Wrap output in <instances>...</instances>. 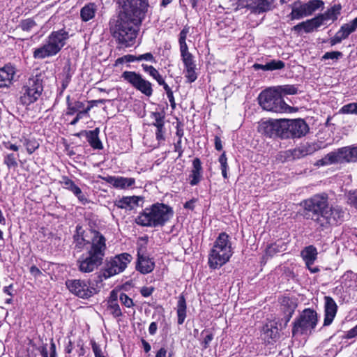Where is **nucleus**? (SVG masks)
<instances>
[{"mask_svg": "<svg viewBox=\"0 0 357 357\" xmlns=\"http://www.w3.org/2000/svg\"><path fill=\"white\" fill-rule=\"evenodd\" d=\"M301 205L305 211L316 215L313 218L317 229L324 231L331 227L337 225L343 220L344 212L340 206L328 208V197L325 194H317L304 200Z\"/></svg>", "mask_w": 357, "mask_h": 357, "instance_id": "1", "label": "nucleus"}, {"mask_svg": "<svg viewBox=\"0 0 357 357\" xmlns=\"http://www.w3.org/2000/svg\"><path fill=\"white\" fill-rule=\"evenodd\" d=\"M91 245L86 255H82L77 260L79 271L82 273H91L101 265L106 250V239L98 231H91Z\"/></svg>", "mask_w": 357, "mask_h": 357, "instance_id": "2", "label": "nucleus"}, {"mask_svg": "<svg viewBox=\"0 0 357 357\" xmlns=\"http://www.w3.org/2000/svg\"><path fill=\"white\" fill-rule=\"evenodd\" d=\"M174 215L172 207L163 203H155L146 207L137 217L139 225L149 227L164 226Z\"/></svg>", "mask_w": 357, "mask_h": 357, "instance_id": "3", "label": "nucleus"}, {"mask_svg": "<svg viewBox=\"0 0 357 357\" xmlns=\"http://www.w3.org/2000/svg\"><path fill=\"white\" fill-rule=\"evenodd\" d=\"M141 23L119 14L117 20L109 22L110 31L119 44L128 47L135 44Z\"/></svg>", "mask_w": 357, "mask_h": 357, "instance_id": "4", "label": "nucleus"}, {"mask_svg": "<svg viewBox=\"0 0 357 357\" xmlns=\"http://www.w3.org/2000/svg\"><path fill=\"white\" fill-rule=\"evenodd\" d=\"M231 245V238L226 232L219 234L208 253L210 268H220L229 261L234 253Z\"/></svg>", "mask_w": 357, "mask_h": 357, "instance_id": "5", "label": "nucleus"}, {"mask_svg": "<svg viewBox=\"0 0 357 357\" xmlns=\"http://www.w3.org/2000/svg\"><path fill=\"white\" fill-rule=\"evenodd\" d=\"M68 37V33L63 29L52 32L47 38L45 43L40 47L34 50L33 57L43 59L56 55L65 45Z\"/></svg>", "mask_w": 357, "mask_h": 357, "instance_id": "6", "label": "nucleus"}, {"mask_svg": "<svg viewBox=\"0 0 357 357\" xmlns=\"http://www.w3.org/2000/svg\"><path fill=\"white\" fill-rule=\"evenodd\" d=\"M258 99L260 106L265 110L275 113L291 111V107L279 96L274 86L261 91Z\"/></svg>", "mask_w": 357, "mask_h": 357, "instance_id": "7", "label": "nucleus"}, {"mask_svg": "<svg viewBox=\"0 0 357 357\" xmlns=\"http://www.w3.org/2000/svg\"><path fill=\"white\" fill-rule=\"evenodd\" d=\"M121 8V16L128 17L133 21L142 22L149 7V0H116Z\"/></svg>", "mask_w": 357, "mask_h": 357, "instance_id": "8", "label": "nucleus"}, {"mask_svg": "<svg viewBox=\"0 0 357 357\" xmlns=\"http://www.w3.org/2000/svg\"><path fill=\"white\" fill-rule=\"evenodd\" d=\"M318 322L317 312L310 308L305 309L293 324L294 337L309 335L314 330Z\"/></svg>", "mask_w": 357, "mask_h": 357, "instance_id": "9", "label": "nucleus"}, {"mask_svg": "<svg viewBox=\"0 0 357 357\" xmlns=\"http://www.w3.org/2000/svg\"><path fill=\"white\" fill-rule=\"evenodd\" d=\"M357 162V144L340 148L330 152L323 158L318 160L320 165H329L335 163L356 162Z\"/></svg>", "mask_w": 357, "mask_h": 357, "instance_id": "10", "label": "nucleus"}, {"mask_svg": "<svg viewBox=\"0 0 357 357\" xmlns=\"http://www.w3.org/2000/svg\"><path fill=\"white\" fill-rule=\"evenodd\" d=\"M98 282L99 280L95 284L91 280L72 279L67 280L66 285L70 293L79 298L86 299L100 291Z\"/></svg>", "mask_w": 357, "mask_h": 357, "instance_id": "11", "label": "nucleus"}, {"mask_svg": "<svg viewBox=\"0 0 357 357\" xmlns=\"http://www.w3.org/2000/svg\"><path fill=\"white\" fill-rule=\"evenodd\" d=\"M43 91V81L40 77L38 76L30 77L20 91V103L23 105H30L40 98Z\"/></svg>", "mask_w": 357, "mask_h": 357, "instance_id": "12", "label": "nucleus"}, {"mask_svg": "<svg viewBox=\"0 0 357 357\" xmlns=\"http://www.w3.org/2000/svg\"><path fill=\"white\" fill-rule=\"evenodd\" d=\"M132 257L128 253H121L111 258L107 261L105 268L98 275L99 282L102 281V278L106 280L115 275L123 272L131 261Z\"/></svg>", "mask_w": 357, "mask_h": 357, "instance_id": "13", "label": "nucleus"}, {"mask_svg": "<svg viewBox=\"0 0 357 357\" xmlns=\"http://www.w3.org/2000/svg\"><path fill=\"white\" fill-rule=\"evenodd\" d=\"M309 130L308 126L303 119H283L282 138H300Z\"/></svg>", "mask_w": 357, "mask_h": 357, "instance_id": "14", "label": "nucleus"}, {"mask_svg": "<svg viewBox=\"0 0 357 357\" xmlns=\"http://www.w3.org/2000/svg\"><path fill=\"white\" fill-rule=\"evenodd\" d=\"M121 78L146 96L152 95L151 83L144 79L139 73L134 71H124L121 75Z\"/></svg>", "mask_w": 357, "mask_h": 357, "instance_id": "15", "label": "nucleus"}, {"mask_svg": "<svg viewBox=\"0 0 357 357\" xmlns=\"http://www.w3.org/2000/svg\"><path fill=\"white\" fill-rule=\"evenodd\" d=\"M258 130L259 132L267 137H279L282 138L283 119L261 121L259 124Z\"/></svg>", "mask_w": 357, "mask_h": 357, "instance_id": "16", "label": "nucleus"}, {"mask_svg": "<svg viewBox=\"0 0 357 357\" xmlns=\"http://www.w3.org/2000/svg\"><path fill=\"white\" fill-rule=\"evenodd\" d=\"M342 6L340 4H335L328 8L325 13L319 14L313 17L316 28L326 24L327 22H335L337 20L338 16L340 15Z\"/></svg>", "mask_w": 357, "mask_h": 357, "instance_id": "17", "label": "nucleus"}, {"mask_svg": "<svg viewBox=\"0 0 357 357\" xmlns=\"http://www.w3.org/2000/svg\"><path fill=\"white\" fill-rule=\"evenodd\" d=\"M102 179L114 188L121 190L127 189L135 183V178L123 176H107Z\"/></svg>", "mask_w": 357, "mask_h": 357, "instance_id": "18", "label": "nucleus"}, {"mask_svg": "<svg viewBox=\"0 0 357 357\" xmlns=\"http://www.w3.org/2000/svg\"><path fill=\"white\" fill-rule=\"evenodd\" d=\"M324 304V326H329L333 322L337 310V306L335 301L329 296H325Z\"/></svg>", "mask_w": 357, "mask_h": 357, "instance_id": "19", "label": "nucleus"}, {"mask_svg": "<svg viewBox=\"0 0 357 357\" xmlns=\"http://www.w3.org/2000/svg\"><path fill=\"white\" fill-rule=\"evenodd\" d=\"M290 8L291 12L289 15V17L291 20H298L310 16L306 2L297 0L290 5Z\"/></svg>", "mask_w": 357, "mask_h": 357, "instance_id": "20", "label": "nucleus"}, {"mask_svg": "<svg viewBox=\"0 0 357 357\" xmlns=\"http://www.w3.org/2000/svg\"><path fill=\"white\" fill-rule=\"evenodd\" d=\"M60 183L63 185L65 189L72 192L82 204H86L89 202L87 198L83 195L81 189L68 176H62Z\"/></svg>", "mask_w": 357, "mask_h": 357, "instance_id": "21", "label": "nucleus"}, {"mask_svg": "<svg viewBox=\"0 0 357 357\" xmlns=\"http://www.w3.org/2000/svg\"><path fill=\"white\" fill-rule=\"evenodd\" d=\"M155 267V263L151 259L144 254L137 252V260L136 269L142 274H148L153 271Z\"/></svg>", "mask_w": 357, "mask_h": 357, "instance_id": "22", "label": "nucleus"}, {"mask_svg": "<svg viewBox=\"0 0 357 357\" xmlns=\"http://www.w3.org/2000/svg\"><path fill=\"white\" fill-rule=\"evenodd\" d=\"M245 6L252 13L260 14L271 10L274 8V0H252Z\"/></svg>", "mask_w": 357, "mask_h": 357, "instance_id": "23", "label": "nucleus"}, {"mask_svg": "<svg viewBox=\"0 0 357 357\" xmlns=\"http://www.w3.org/2000/svg\"><path fill=\"white\" fill-rule=\"evenodd\" d=\"M84 234L85 231L82 226L77 225L76 226L75 233L73 235V243L75 245V249L77 252H81L87 245H89L87 250L90 247L91 242L86 239Z\"/></svg>", "mask_w": 357, "mask_h": 357, "instance_id": "24", "label": "nucleus"}, {"mask_svg": "<svg viewBox=\"0 0 357 357\" xmlns=\"http://www.w3.org/2000/svg\"><path fill=\"white\" fill-rule=\"evenodd\" d=\"M15 70L11 65H6L0 68V88L9 86L13 79Z\"/></svg>", "mask_w": 357, "mask_h": 357, "instance_id": "25", "label": "nucleus"}, {"mask_svg": "<svg viewBox=\"0 0 357 357\" xmlns=\"http://www.w3.org/2000/svg\"><path fill=\"white\" fill-rule=\"evenodd\" d=\"M142 199L138 196L123 197L115 202V206L119 208L132 210L139 206V202Z\"/></svg>", "mask_w": 357, "mask_h": 357, "instance_id": "26", "label": "nucleus"}, {"mask_svg": "<svg viewBox=\"0 0 357 357\" xmlns=\"http://www.w3.org/2000/svg\"><path fill=\"white\" fill-rule=\"evenodd\" d=\"M190 184L191 185H197L202 178V167L200 160L197 158L192 161V169L189 176Z\"/></svg>", "mask_w": 357, "mask_h": 357, "instance_id": "27", "label": "nucleus"}, {"mask_svg": "<svg viewBox=\"0 0 357 357\" xmlns=\"http://www.w3.org/2000/svg\"><path fill=\"white\" fill-rule=\"evenodd\" d=\"M83 133L85 135L88 142L93 149L100 150L103 148L102 144L98 137L100 133V129L98 128H96L93 130H85L82 132V134Z\"/></svg>", "mask_w": 357, "mask_h": 357, "instance_id": "28", "label": "nucleus"}, {"mask_svg": "<svg viewBox=\"0 0 357 357\" xmlns=\"http://www.w3.org/2000/svg\"><path fill=\"white\" fill-rule=\"evenodd\" d=\"M317 248L313 245L307 246L301 251V257L307 268L314 264L317 259Z\"/></svg>", "mask_w": 357, "mask_h": 357, "instance_id": "29", "label": "nucleus"}, {"mask_svg": "<svg viewBox=\"0 0 357 357\" xmlns=\"http://www.w3.org/2000/svg\"><path fill=\"white\" fill-rule=\"evenodd\" d=\"M98 6L95 3H88L80 10V17L83 22H88L95 17Z\"/></svg>", "mask_w": 357, "mask_h": 357, "instance_id": "30", "label": "nucleus"}, {"mask_svg": "<svg viewBox=\"0 0 357 357\" xmlns=\"http://www.w3.org/2000/svg\"><path fill=\"white\" fill-rule=\"evenodd\" d=\"M315 150L316 147L314 144L308 143L303 144L292 151V156L294 158H301L313 153Z\"/></svg>", "mask_w": 357, "mask_h": 357, "instance_id": "31", "label": "nucleus"}, {"mask_svg": "<svg viewBox=\"0 0 357 357\" xmlns=\"http://www.w3.org/2000/svg\"><path fill=\"white\" fill-rule=\"evenodd\" d=\"M341 282L346 288L356 290L357 289V273L351 271L345 272L342 276Z\"/></svg>", "mask_w": 357, "mask_h": 357, "instance_id": "32", "label": "nucleus"}, {"mask_svg": "<svg viewBox=\"0 0 357 357\" xmlns=\"http://www.w3.org/2000/svg\"><path fill=\"white\" fill-rule=\"evenodd\" d=\"M283 307V312L285 319V325L289 321L291 318L296 308V303L289 298H284L282 303Z\"/></svg>", "mask_w": 357, "mask_h": 357, "instance_id": "33", "label": "nucleus"}, {"mask_svg": "<svg viewBox=\"0 0 357 357\" xmlns=\"http://www.w3.org/2000/svg\"><path fill=\"white\" fill-rule=\"evenodd\" d=\"M186 301L184 296L181 295L178 297L177 305H176V314H177V323L178 325L183 324L186 317Z\"/></svg>", "mask_w": 357, "mask_h": 357, "instance_id": "34", "label": "nucleus"}, {"mask_svg": "<svg viewBox=\"0 0 357 357\" xmlns=\"http://www.w3.org/2000/svg\"><path fill=\"white\" fill-rule=\"evenodd\" d=\"M20 142L25 147L27 153L29 155L32 154L40 146L39 142L34 137H31L22 136Z\"/></svg>", "mask_w": 357, "mask_h": 357, "instance_id": "35", "label": "nucleus"}, {"mask_svg": "<svg viewBox=\"0 0 357 357\" xmlns=\"http://www.w3.org/2000/svg\"><path fill=\"white\" fill-rule=\"evenodd\" d=\"M264 339L265 341L270 342L271 340L275 341L279 335L278 328L273 324H267L264 326Z\"/></svg>", "mask_w": 357, "mask_h": 357, "instance_id": "36", "label": "nucleus"}, {"mask_svg": "<svg viewBox=\"0 0 357 357\" xmlns=\"http://www.w3.org/2000/svg\"><path fill=\"white\" fill-rule=\"evenodd\" d=\"M108 310L115 317L122 315L119 305L117 303V296L114 291L111 292L109 300L108 301Z\"/></svg>", "mask_w": 357, "mask_h": 357, "instance_id": "37", "label": "nucleus"}, {"mask_svg": "<svg viewBox=\"0 0 357 357\" xmlns=\"http://www.w3.org/2000/svg\"><path fill=\"white\" fill-rule=\"evenodd\" d=\"M357 29V17L349 23L344 24L337 31L341 36L347 39L349 36Z\"/></svg>", "mask_w": 357, "mask_h": 357, "instance_id": "38", "label": "nucleus"}, {"mask_svg": "<svg viewBox=\"0 0 357 357\" xmlns=\"http://www.w3.org/2000/svg\"><path fill=\"white\" fill-rule=\"evenodd\" d=\"M316 29L317 28L315 26L314 22L312 18L295 25L292 29L297 32H299L301 29H303L305 33H311Z\"/></svg>", "mask_w": 357, "mask_h": 357, "instance_id": "39", "label": "nucleus"}, {"mask_svg": "<svg viewBox=\"0 0 357 357\" xmlns=\"http://www.w3.org/2000/svg\"><path fill=\"white\" fill-rule=\"evenodd\" d=\"M280 97L285 95H294L298 92V88L295 85H280L274 86Z\"/></svg>", "mask_w": 357, "mask_h": 357, "instance_id": "40", "label": "nucleus"}, {"mask_svg": "<svg viewBox=\"0 0 357 357\" xmlns=\"http://www.w3.org/2000/svg\"><path fill=\"white\" fill-rule=\"evenodd\" d=\"M202 340H200V344L202 347L203 349H206L208 347L211 341L213 340L214 335L209 330H204L201 333Z\"/></svg>", "mask_w": 357, "mask_h": 357, "instance_id": "41", "label": "nucleus"}, {"mask_svg": "<svg viewBox=\"0 0 357 357\" xmlns=\"http://www.w3.org/2000/svg\"><path fill=\"white\" fill-rule=\"evenodd\" d=\"M306 4L310 16L319 9L322 10L324 6V2L322 0H310L306 2Z\"/></svg>", "mask_w": 357, "mask_h": 357, "instance_id": "42", "label": "nucleus"}, {"mask_svg": "<svg viewBox=\"0 0 357 357\" xmlns=\"http://www.w3.org/2000/svg\"><path fill=\"white\" fill-rule=\"evenodd\" d=\"M184 68V73L185 77L187 79V82L192 83L195 82L197 78V73L196 72V65Z\"/></svg>", "mask_w": 357, "mask_h": 357, "instance_id": "43", "label": "nucleus"}, {"mask_svg": "<svg viewBox=\"0 0 357 357\" xmlns=\"http://www.w3.org/2000/svg\"><path fill=\"white\" fill-rule=\"evenodd\" d=\"M143 70L147 73L151 77H152L154 79L157 81L158 83L160 82V80L163 79L161 75L159 73L158 70H156L152 66H148L146 64L142 65Z\"/></svg>", "mask_w": 357, "mask_h": 357, "instance_id": "44", "label": "nucleus"}, {"mask_svg": "<svg viewBox=\"0 0 357 357\" xmlns=\"http://www.w3.org/2000/svg\"><path fill=\"white\" fill-rule=\"evenodd\" d=\"M102 102V100L89 101L86 109L82 110L81 112H77V115L75 117L78 120L83 119L84 116L89 117V111L91 109V108H93L96 105L97 102Z\"/></svg>", "mask_w": 357, "mask_h": 357, "instance_id": "45", "label": "nucleus"}, {"mask_svg": "<svg viewBox=\"0 0 357 357\" xmlns=\"http://www.w3.org/2000/svg\"><path fill=\"white\" fill-rule=\"evenodd\" d=\"M151 118L153 119L152 125L156 128H161L164 126L165 115L161 112H152L151 114Z\"/></svg>", "mask_w": 357, "mask_h": 357, "instance_id": "46", "label": "nucleus"}, {"mask_svg": "<svg viewBox=\"0 0 357 357\" xmlns=\"http://www.w3.org/2000/svg\"><path fill=\"white\" fill-rule=\"evenodd\" d=\"M3 163L10 169H15L17 167L18 164L17 157L14 153H7L4 155Z\"/></svg>", "mask_w": 357, "mask_h": 357, "instance_id": "47", "label": "nucleus"}, {"mask_svg": "<svg viewBox=\"0 0 357 357\" xmlns=\"http://www.w3.org/2000/svg\"><path fill=\"white\" fill-rule=\"evenodd\" d=\"M340 112L342 114L357 115V102H351L344 105L341 107Z\"/></svg>", "mask_w": 357, "mask_h": 357, "instance_id": "48", "label": "nucleus"}, {"mask_svg": "<svg viewBox=\"0 0 357 357\" xmlns=\"http://www.w3.org/2000/svg\"><path fill=\"white\" fill-rule=\"evenodd\" d=\"M284 67V63L281 60H272L266 63V70H280Z\"/></svg>", "mask_w": 357, "mask_h": 357, "instance_id": "49", "label": "nucleus"}, {"mask_svg": "<svg viewBox=\"0 0 357 357\" xmlns=\"http://www.w3.org/2000/svg\"><path fill=\"white\" fill-rule=\"evenodd\" d=\"M283 250H282V245H280L278 243H275L267 247V248L266 249V255L272 257L276 253L282 252Z\"/></svg>", "mask_w": 357, "mask_h": 357, "instance_id": "50", "label": "nucleus"}, {"mask_svg": "<svg viewBox=\"0 0 357 357\" xmlns=\"http://www.w3.org/2000/svg\"><path fill=\"white\" fill-rule=\"evenodd\" d=\"M347 203L357 211V190L348 192Z\"/></svg>", "mask_w": 357, "mask_h": 357, "instance_id": "51", "label": "nucleus"}, {"mask_svg": "<svg viewBox=\"0 0 357 357\" xmlns=\"http://www.w3.org/2000/svg\"><path fill=\"white\" fill-rule=\"evenodd\" d=\"M36 25L34 20L32 19L28 18L22 20L20 22V26L23 31H30L33 27Z\"/></svg>", "mask_w": 357, "mask_h": 357, "instance_id": "52", "label": "nucleus"}, {"mask_svg": "<svg viewBox=\"0 0 357 357\" xmlns=\"http://www.w3.org/2000/svg\"><path fill=\"white\" fill-rule=\"evenodd\" d=\"M342 56V53L339 51H333V52H326L323 56L322 59L327 60V59H332V60H338Z\"/></svg>", "mask_w": 357, "mask_h": 357, "instance_id": "53", "label": "nucleus"}, {"mask_svg": "<svg viewBox=\"0 0 357 357\" xmlns=\"http://www.w3.org/2000/svg\"><path fill=\"white\" fill-rule=\"evenodd\" d=\"M182 61L184 64V67L195 66V61L194 57L191 53L188 54H183L181 56Z\"/></svg>", "mask_w": 357, "mask_h": 357, "instance_id": "54", "label": "nucleus"}, {"mask_svg": "<svg viewBox=\"0 0 357 357\" xmlns=\"http://www.w3.org/2000/svg\"><path fill=\"white\" fill-rule=\"evenodd\" d=\"M119 299L121 303L127 307H130L133 305L132 300L124 293L120 294Z\"/></svg>", "mask_w": 357, "mask_h": 357, "instance_id": "55", "label": "nucleus"}, {"mask_svg": "<svg viewBox=\"0 0 357 357\" xmlns=\"http://www.w3.org/2000/svg\"><path fill=\"white\" fill-rule=\"evenodd\" d=\"M92 350L94 353L95 357H103L105 356L100 348V347L95 342H91Z\"/></svg>", "mask_w": 357, "mask_h": 357, "instance_id": "56", "label": "nucleus"}, {"mask_svg": "<svg viewBox=\"0 0 357 357\" xmlns=\"http://www.w3.org/2000/svg\"><path fill=\"white\" fill-rule=\"evenodd\" d=\"M343 40H345L341 34L337 31L335 36L331 38L329 40L331 46H334L337 44L340 43Z\"/></svg>", "mask_w": 357, "mask_h": 357, "instance_id": "57", "label": "nucleus"}, {"mask_svg": "<svg viewBox=\"0 0 357 357\" xmlns=\"http://www.w3.org/2000/svg\"><path fill=\"white\" fill-rule=\"evenodd\" d=\"M356 337H357V324L351 329L345 332L343 335L344 339H352Z\"/></svg>", "mask_w": 357, "mask_h": 357, "instance_id": "58", "label": "nucleus"}, {"mask_svg": "<svg viewBox=\"0 0 357 357\" xmlns=\"http://www.w3.org/2000/svg\"><path fill=\"white\" fill-rule=\"evenodd\" d=\"M66 103H67V115H73L77 113V111H75V107L72 105V101L70 100V96H68L66 97Z\"/></svg>", "mask_w": 357, "mask_h": 357, "instance_id": "59", "label": "nucleus"}, {"mask_svg": "<svg viewBox=\"0 0 357 357\" xmlns=\"http://www.w3.org/2000/svg\"><path fill=\"white\" fill-rule=\"evenodd\" d=\"M142 60H145V61H151V62H155L153 55L150 52H147V53L139 55L138 56V61H140Z\"/></svg>", "mask_w": 357, "mask_h": 357, "instance_id": "60", "label": "nucleus"}, {"mask_svg": "<svg viewBox=\"0 0 357 357\" xmlns=\"http://www.w3.org/2000/svg\"><path fill=\"white\" fill-rule=\"evenodd\" d=\"M42 355L43 357H56L55 344L54 342H52L50 345V356H48L47 351L45 349L43 350Z\"/></svg>", "mask_w": 357, "mask_h": 357, "instance_id": "61", "label": "nucleus"}, {"mask_svg": "<svg viewBox=\"0 0 357 357\" xmlns=\"http://www.w3.org/2000/svg\"><path fill=\"white\" fill-rule=\"evenodd\" d=\"M153 291L154 287H143L140 290V293L144 297L150 296Z\"/></svg>", "mask_w": 357, "mask_h": 357, "instance_id": "62", "label": "nucleus"}, {"mask_svg": "<svg viewBox=\"0 0 357 357\" xmlns=\"http://www.w3.org/2000/svg\"><path fill=\"white\" fill-rule=\"evenodd\" d=\"M165 130L164 126L162 127L161 128H156V131H155L156 139L158 142L165 141Z\"/></svg>", "mask_w": 357, "mask_h": 357, "instance_id": "63", "label": "nucleus"}, {"mask_svg": "<svg viewBox=\"0 0 357 357\" xmlns=\"http://www.w3.org/2000/svg\"><path fill=\"white\" fill-rule=\"evenodd\" d=\"M219 162L220 164V169H229L227 165V158L226 154L223 152L219 158Z\"/></svg>", "mask_w": 357, "mask_h": 357, "instance_id": "64", "label": "nucleus"}]
</instances>
